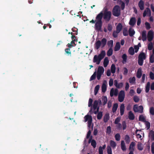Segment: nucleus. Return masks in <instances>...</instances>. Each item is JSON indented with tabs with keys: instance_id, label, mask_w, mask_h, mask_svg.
Returning a JSON list of instances; mask_svg holds the SVG:
<instances>
[{
	"instance_id": "40",
	"label": "nucleus",
	"mask_w": 154,
	"mask_h": 154,
	"mask_svg": "<svg viewBox=\"0 0 154 154\" xmlns=\"http://www.w3.org/2000/svg\"><path fill=\"white\" fill-rule=\"evenodd\" d=\"M75 37V36H71V38L72 40V41L71 42L70 44H71L72 45H74V46H75L76 45V44L75 43V42H77L78 41V39L77 38H75V39H73Z\"/></svg>"
},
{
	"instance_id": "2",
	"label": "nucleus",
	"mask_w": 154,
	"mask_h": 154,
	"mask_svg": "<svg viewBox=\"0 0 154 154\" xmlns=\"http://www.w3.org/2000/svg\"><path fill=\"white\" fill-rule=\"evenodd\" d=\"M107 40L105 38H103L101 41L98 40L96 42L95 44V48L97 50L99 49L101 45L102 48L104 47L106 44Z\"/></svg>"
},
{
	"instance_id": "12",
	"label": "nucleus",
	"mask_w": 154,
	"mask_h": 154,
	"mask_svg": "<svg viewBox=\"0 0 154 154\" xmlns=\"http://www.w3.org/2000/svg\"><path fill=\"white\" fill-rule=\"evenodd\" d=\"M148 40L149 42H151L153 38V32L152 30L149 31L147 34Z\"/></svg>"
},
{
	"instance_id": "51",
	"label": "nucleus",
	"mask_w": 154,
	"mask_h": 154,
	"mask_svg": "<svg viewBox=\"0 0 154 154\" xmlns=\"http://www.w3.org/2000/svg\"><path fill=\"white\" fill-rule=\"evenodd\" d=\"M107 153L108 154H112V149L109 146H107Z\"/></svg>"
},
{
	"instance_id": "52",
	"label": "nucleus",
	"mask_w": 154,
	"mask_h": 154,
	"mask_svg": "<svg viewBox=\"0 0 154 154\" xmlns=\"http://www.w3.org/2000/svg\"><path fill=\"white\" fill-rule=\"evenodd\" d=\"M91 144L94 148H95L96 147L97 143L94 140H93L92 141H91Z\"/></svg>"
},
{
	"instance_id": "3",
	"label": "nucleus",
	"mask_w": 154,
	"mask_h": 154,
	"mask_svg": "<svg viewBox=\"0 0 154 154\" xmlns=\"http://www.w3.org/2000/svg\"><path fill=\"white\" fill-rule=\"evenodd\" d=\"M85 119V122H86L88 121V128L89 130L91 129L92 131L93 129V125H92V116L89 115H86L84 118Z\"/></svg>"
},
{
	"instance_id": "33",
	"label": "nucleus",
	"mask_w": 154,
	"mask_h": 154,
	"mask_svg": "<svg viewBox=\"0 0 154 154\" xmlns=\"http://www.w3.org/2000/svg\"><path fill=\"white\" fill-rule=\"evenodd\" d=\"M106 55V53L105 51L102 50L101 51L100 53L98 55L99 57L102 59Z\"/></svg>"
},
{
	"instance_id": "29",
	"label": "nucleus",
	"mask_w": 154,
	"mask_h": 154,
	"mask_svg": "<svg viewBox=\"0 0 154 154\" xmlns=\"http://www.w3.org/2000/svg\"><path fill=\"white\" fill-rule=\"evenodd\" d=\"M103 105L104 106L107 103V97L106 96H103L102 98Z\"/></svg>"
},
{
	"instance_id": "11",
	"label": "nucleus",
	"mask_w": 154,
	"mask_h": 154,
	"mask_svg": "<svg viewBox=\"0 0 154 154\" xmlns=\"http://www.w3.org/2000/svg\"><path fill=\"white\" fill-rule=\"evenodd\" d=\"M102 59L99 57V55H95L93 58V62L94 63H96L97 65L99 64L101 60Z\"/></svg>"
},
{
	"instance_id": "45",
	"label": "nucleus",
	"mask_w": 154,
	"mask_h": 154,
	"mask_svg": "<svg viewBox=\"0 0 154 154\" xmlns=\"http://www.w3.org/2000/svg\"><path fill=\"white\" fill-rule=\"evenodd\" d=\"M97 72L96 71H95L93 73V75L91 76L90 78V81H91L92 80H94L96 78V76Z\"/></svg>"
},
{
	"instance_id": "57",
	"label": "nucleus",
	"mask_w": 154,
	"mask_h": 154,
	"mask_svg": "<svg viewBox=\"0 0 154 154\" xmlns=\"http://www.w3.org/2000/svg\"><path fill=\"white\" fill-rule=\"evenodd\" d=\"M123 34L124 36H126L128 35V32L127 29L124 28L123 32Z\"/></svg>"
},
{
	"instance_id": "43",
	"label": "nucleus",
	"mask_w": 154,
	"mask_h": 154,
	"mask_svg": "<svg viewBox=\"0 0 154 154\" xmlns=\"http://www.w3.org/2000/svg\"><path fill=\"white\" fill-rule=\"evenodd\" d=\"M99 88L100 86L99 85H97L95 86L94 90V94L95 95H96L97 94L99 91Z\"/></svg>"
},
{
	"instance_id": "6",
	"label": "nucleus",
	"mask_w": 154,
	"mask_h": 154,
	"mask_svg": "<svg viewBox=\"0 0 154 154\" xmlns=\"http://www.w3.org/2000/svg\"><path fill=\"white\" fill-rule=\"evenodd\" d=\"M147 14H149V15L148 16L150 17L149 19V21L151 22H153V17L150 16L151 15V11L150 9L148 8H147L144 10L143 14V17H145Z\"/></svg>"
},
{
	"instance_id": "62",
	"label": "nucleus",
	"mask_w": 154,
	"mask_h": 154,
	"mask_svg": "<svg viewBox=\"0 0 154 154\" xmlns=\"http://www.w3.org/2000/svg\"><path fill=\"white\" fill-rule=\"evenodd\" d=\"M149 112L151 115H154V108L153 107H151L150 108Z\"/></svg>"
},
{
	"instance_id": "35",
	"label": "nucleus",
	"mask_w": 154,
	"mask_h": 154,
	"mask_svg": "<svg viewBox=\"0 0 154 154\" xmlns=\"http://www.w3.org/2000/svg\"><path fill=\"white\" fill-rule=\"evenodd\" d=\"M139 120L143 122H146V119L143 115H140L139 117Z\"/></svg>"
},
{
	"instance_id": "36",
	"label": "nucleus",
	"mask_w": 154,
	"mask_h": 154,
	"mask_svg": "<svg viewBox=\"0 0 154 154\" xmlns=\"http://www.w3.org/2000/svg\"><path fill=\"white\" fill-rule=\"evenodd\" d=\"M116 68L114 64H113L112 65L111 67V72L112 73H114L116 72Z\"/></svg>"
},
{
	"instance_id": "34",
	"label": "nucleus",
	"mask_w": 154,
	"mask_h": 154,
	"mask_svg": "<svg viewBox=\"0 0 154 154\" xmlns=\"http://www.w3.org/2000/svg\"><path fill=\"white\" fill-rule=\"evenodd\" d=\"M125 140L127 144H129L130 142V138L128 135H126L125 136Z\"/></svg>"
},
{
	"instance_id": "26",
	"label": "nucleus",
	"mask_w": 154,
	"mask_h": 154,
	"mask_svg": "<svg viewBox=\"0 0 154 154\" xmlns=\"http://www.w3.org/2000/svg\"><path fill=\"white\" fill-rule=\"evenodd\" d=\"M135 143L133 142L131 143L129 148V150L134 151Z\"/></svg>"
},
{
	"instance_id": "16",
	"label": "nucleus",
	"mask_w": 154,
	"mask_h": 154,
	"mask_svg": "<svg viewBox=\"0 0 154 154\" xmlns=\"http://www.w3.org/2000/svg\"><path fill=\"white\" fill-rule=\"evenodd\" d=\"M93 101V100L92 99L90 98L89 99V101H88V106L89 107H91L90 110L89 111V112L90 113L91 112H92V109H93L92 106Z\"/></svg>"
},
{
	"instance_id": "1",
	"label": "nucleus",
	"mask_w": 154,
	"mask_h": 154,
	"mask_svg": "<svg viewBox=\"0 0 154 154\" xmlns=\"http://www.w3.org/2000/svg\"><path fill=\"white\" fill-rule=\"evenodd\" d=\"M103 13L101 12L98 14L96 17L97 21L95 25V29L98 31H101V28L102 26V19L103 18Z\"/></svg>"
},
{
	"instance_id": "37",
	"label": "nucleus",
	"mask_w": 154,
	"mask_h": 154,
	"mask_svg": "<svg viewBox=\"0 0 154 154\" xmlns=\"http://www.w3.org/2000/svg\"><path fill=\"white\" fill-rule=\"evenodd\" d=\"M129 54L132 55H133L134 54V49L132 47H131L128 50Z\"/></svg>"
},
{
	"instance_id": "39",
	"label": "nucleus",
	"mask_w": 154,
	"mask_h": 154,
	"mask_svg": "<svg viewBox=\"0 0 154 154\" xmlns=\"http://www.w3.org/2000/svg\"><path fill=\"white\" fill-rule=\"evenodd\" d=\"M113 53V50L112 48H109L107 52V55L109 57L112 55Z\"/></svg>"
},
{
	"instance_id": "19",
	"label": "nucleus",
	"mask_w": 154,
	"mask_h": 154,
	"mask_svg": "<svg viewBox=\"0 0 154 154\" xmlns=\"http://www.w3.org/2000/svg\"><path fill=\"white\" fill-rule=\"evenodd\" d=\"M122 26L121 23H119L116 27V31L119 33L122 29Z\"/></svg>"
},
{
	"instance_id": "27",
	"label": "nucleus",
	"mask_w": 154,
	"mask_h": 154,
	"mask_svg": "<svg viewBox=\"0 0 154 154\" xmlns=\"http://www.w3.org/2000/svg\"><path fill=\"white\" fill-rule=\"evenodd\" d=\"M149 136L150 137L152 140H154V131L150 130L149 133Z\"/></svg>"
},
{
	"instance_id": "56",
	"label": "nucleus",
	"mask_w": 154,
	"mask_h": 154,
	"mask_svg": "<svg viewBox=\"0 0 154 154\" xmlns=\"http://www.w3.org/2000/svg\"><path fill=\"white\" fill-rule=\"evenodd\" d=\"M143 60L138 58V63L140 66H142L143 65Z\"/></svg>"
},
{
	"instance_id": "31",
	"label": "nucleus",
	"mask_w": 154,
	"mask_h": 154,
	"mask_svg": "<svg viewBox=\"0 0 154 154\" xmlns=\"http://www.w3.org/2000/svg\"><path fill=\"white\" fill-rule=\"evenodd\" d=\"M113 44V42L112 40H110L108 41L107 44L108 46L110 47V48H112Z\"/></svg>"
},
{
	"instance_id": "20",
	"label": "nucleus",
	"mask_w": 154,
	"mask_h": 154,
	"mask_svg": "<svg viewBox=\"0 0 154 154\" xmlns=\"http://www.w3.org/2000/svg\"><path fill=\"white\" fill-rule=\"evenodd\" d=\"M128 118L130 120H133L135 118L134 115L131 111L128 112Z\"/></svg>"
},
{
	"instance_id": "53",
	"label": "nucleus",
	"mask_w": 154,
	"mask_h": 154,
	"mask_svg": "<svg viewBox=\"0 0 154 154\" xmlns=\"http://www.w3.org/2000/svg\"><path fill=\"white\" fill-rule=\"evenodd\" d=\"M72 31L74 32V35H77L78 34V29L75 27H74L72 29Z\"/></svg>"
},
{
	"instance_id": "9",
	"label": "nucleus",
	"mask_w": 154,
	"mask_h": 154,
	"mask_svg": "<svg viewBox=\"0 0 154 154\" xmlns=\"http://www.w3.org/2000/svg\"><path fill=\"white\" fill-rule=\"evenodd\" d=\"M98 100H95L94 101L93 106V109L94 110H95L97 109L96 111L94 112V113L95 114H97L99 111V107H98Z\"/></svg>"
},
{
	"instance_id": "41",
	"label": "nucleus",
	"mask_w": 154,
	"mask_h": 154,
	"mask_svg": "<svg viewBox=\"0 0 154 154\" xmlns=\"http://www.w3.org/2000/svg\"><path fill=\"white\" fill-rule=\"evenodd\" d=\"M97 116V119L98 120H100L101 119L103 116V112H102L100 111L98 112Z\"/></svg>"
},
{
	"instance_id": "30",
	"label": "nucleus",
	"mask_w": 154,
	"mask_h": 154,
	"mask_svg": "<svg viewBox=\"0 0 154 154\" xmlns=\"http://www.w3.org/2000/svg\"><path fill=\"white\" fill-rule=\"evenodd\" d=\"M109 63V60L107 57L105 58L103 61V66L104 67H106Z\"/></svg>"
},
{
	"instance_id": "28",
	"label": "nucleus",
	"mask_w": 154,
	"mask_h": 154,
	"mask_svg": "<svg viewBox=\"0 0 154 154\" xmlns=\"http://www.w3.org/2000/svg\"><path fill=\"white\" fill-rule=\"evenodd\" d=\"M135 32L133 29L131 28L129 29V34L130 36L132 37L135 34Z\"/></svg>"
},
{
	"instance_id": "59",
	"label": "nucleus",
	"mask_w": 154,
	"mask_h": 154,
	"mask_svg": "<svg viewBox=\"0 0 154 154\" xmlns=\"http://www.w3.org/2000/svg\"><path fill=\"white\" fill-rule=\"evenodd\" d=\"M149 62L151 63L154 62V56L153 55H151L149 57Z\"/></svg>"
},
{
	"instance_id": "63",
	"label": "nucleus",
	"mask_w": 154,
	"mask_h": 154,
	"mask_svg": "<svg viewBox=\"0 0 154 154\" xmlns=\"http://www.w3.org/2000/svg\"><path fill=\"white\" fill-rule=\"evenodd\" d=\"M120 118L119 117H117L115 119L114 123L115 124H117L119 123V122H120Z\"/></svg>"
},
{
	"instance_id": "17",
	"label": "nucleus",
	"mask_w": 154,
	"mask_h": 154,
	"mask_svg": "<svg viewBox=\"0 0 154 154\" xmlns=\"http://www.w3.org/2000/svg\"><path fill=\"white\" fill-rule=\"evenodd\" d=\"M142 75V69L141 68H139L137 73V77L139 79L141 78Z\"/></svg>"
},
{
	"instance_id": "54",
	"label": "nucleus",
	"mask_w": 154,
	"mask_h": 154,
	"mask_svg": "<svg viewBox=\"0 0 154 154\" xmlns=\"http://www.w3.org/2000/svg\"><path fill=\"white\" fill-rule=\"evenodd\" d=\"M129 82L131 83H133L135 82V78L134 77H133L132 78H130L129 79Z\"/></svg>"
},
{
	"instance_id": "64",
	"label": "nucleus",
	"mask_w": 154,
	"mask_h": 154,
	"mask_svg": "<svg viewBox=\"0 0 154 154\" xmlns=\"http://www.w3.org/2000/svg\"><path fill=\"white\" fill-rule=\"evenodd\" d=\"M149 77L152 80L154 79V74L152 72H150Z\"/></svg>"
},
{
	"instance_id": "14",
	"label": "nucleus",
	"mask_w": 154,
	"mask_h": 154,
	"mask_svg": "<svg viewBox=\"0 0 154 154\" xmlns=\"http://www.w3.org/2000/svg\"><path fill=\"white\" fill-rule=\"evenodd\" d=\"M142 40L143 41H145L146 40L147 37L146 35V31L143 30L141 34Z\"/></svg>"
},
{
	"instance_id": "50",
	"label": "nucleus",
	"mask_w": 154,
	"mask_h": 154,
	"mask_svg": "<svg viewBox=\"0 0 154 154\" xmlns=\"http://www.w3.org/2000/svg\"><path fill=\"white\" fill-rule=\"evenodd\" d=\"M145 24L146 29L149 30L151 28L150 24L148 22H146L145 23Z\"/></svg>"
},
{
	"instance_id": "25",
	"label": "nucleus",
	"mask_w": 154,
	"mask_h": 154,
	"mask_svg": "<svg viewBox=\"0 0 154 154\" xmlns=\"http://www.w3.org/2000/svg\"><path fill=\"white\" fill-rule=\"evenodd\" d=\"M121 146L122 149L123 151L126 150V148L124 140H122L121 141Z\"/></svg>"
},
{
	"instance_id": "58",
	"label": "nucleus",
	"mask_w": 154,
	"mask_h": 154,
	"mask_svg": "<svg viewBox=\"0 0 154 154\" xmlns=\"http://www.w3.org/2000/svg\"><path fill=\"white\" fill-rule=\"evenodd\" d=\"M65 52L68 55L71 56V52L69 48H67L65 49Z\"/></svg>"
},
{
	"instance_id": "38",
	"label": "nucleus",
	"mask_w": 154,
	"mask_h": 154,
	"mask_svg": "<svg viewBox=\"0 0 154 154\" xmlns=\"http://www.w3.org/2000/svg\"><path fill=\"white\" fill-rule=\"evenodd\" d=\"M110 145L113 148H115L116 146V143L113 140L110 141Z\"/></svg>"
},
{
	"instance_id": "48",
	"label": "nucleus",
	"mask_w": 154,
	"mask_h": 154,
	"mask_svg": "<svg viewBox=\"0 0 154 154\" xmlns=\"http://www.w3.org/2000/svg\"><path fill=\"white\" fill-rule=\"evenodd\" d=\"M153 48L152 43L150 42L148 45V49L149 51L151 50Z\"/></svg>"
},
{
	"instance_id": "13",
	"label": "nucleus",
	"mask_w": 154,
	"mask_h": 154,
	"mask_svg": "<svg viewBox=\"0 0 154 154\" xmlns=\"http://www.w3.org/2000/svg\"><path fill=\"white\" fill-rule=\"evenodd\" d=\"M138 6L141 10H143L144 9V3L142 0H140L138 4Z\"/></svg>"
},
{
	"instance_id": "46",
	"label": "nucleus",
	"mask_w": 154,
	"mask_h": 154,
	"mask_svg": "<svg viewBox=\"0 0 154 154\" xmlns=\"http://www.w3.org/2000/svg\"><path fill=\"white\" fill-rule=\"evenodd\" d=\"M137 149L140 151L142 150L143 149V147L142 146V143L140 142H139L137 144Z\"/></svg>"
},
{
	"instance_id": "24",
	"label": "nucleus",
	"mask_w": 154,
	"mask_h": 154,
	"mask_svg": "<svg viewBox=\"0 0 154 154\" xmlns=\"http://www.w3.org/2000/svg\"><path fill=\"white\" fill-rule=\"evenodd\" d=\"M109 119V114L108 113H106L103 117V121L105 123L107 122Z\"/></svg>"
},
{
	"instance_id": "10",
	"label": "nucleus",
	"mask_w": 154,
	"mask_h": 154,
	"mask_svg": "<svg viewBox=\"0 0 154 154\" xmlns=\"http://www.w3.org/2000/svg\"><path fill=\"white\" fill-rule=\"evenodd\" d=\"M135 108L137 109V105H134V106L133 110L135 112H139V113H142L143 112V107L142 106H140L138 107V110H136Z\"/></svg>"
},
{
	"instance_id": "8",
	"label": "nucleus",
	"mask_w": 154,
	"mask_h": 154,
	"mask_svg": "<svg viewBox=\"0 0 154 154\" xmlns=\"http://www.w3.org/2000/svg\"><path fill=\"white\" fill-rule=\"evenodd\" d=\"M125 97V92L124 91L122 90L120 91L119 94L118 96V100L122 102L124 101Z\"/></svg>"
},
{
	"instance_id": "18",
	"label": "nucleus",
	"mask_w": 154,
	"mask_h": 154,
	"mask_svg": "<svg viewBox=\"0 0 154 154\" xmlns=\"http://www.w3.org/2000/svg\"><path fill=\"white\" fill-rule=\"evenodd\" d=\"M120 47L121 45L119 42H117L114 48V51H119L120 49Z\"/></svg>"
},
{
	"instance_id": "4",
	"label": "nucleus",
	"mask_w": 154,
	"mask_h": 154,
	"mask_svg": "<svg viewBox=\"0 0 154 154\" xmlns=\"http://www.w3.org/2000/svg\"><path fill=\"white\" fill-rule=\"evenodd\" d=\"M113 15L115 17H118L121 14V10L120 7L118 5H115L112 10Z\"/></svg>"
},
{
	"instance_id": "5",
	"label": "nucleus",
	"mask_w": 154,
	"mask_h": 154,
	"mask_svg": "<svg viewBox=\"0 0 154 154\" xmlns=\"http://www.w3.org/2000/svg\"><path fill=\"white\" fill-rule=\"evenodd\" d=\"M104 69L102 66H99L97 69V77L98 80H99L101 78V75L103 73Z\"/></svg>"
},
{
	"instance_id": "55",
	"label": "nucleus",
	"mask_w": 154,
	"mask_h": 154,
	"mask_svg": "<svg viewBox=\"0 0 154 154\" xmlns=\"http://www.w3.org/2000/svg\"><path fill=\"white\" fill-rule=\"evenodd\" d=\"M133 100L135 102L137 103L139 101L140 99L137 96H135L134 97Z\"/></svg>"
},
{
	"instance_id": "44",
	"label": "nucleus",
	"mask_w": 154,
	"mask_h": 154,
	"mask_svg": "<svg viewBox=\"0 0 154 154\" xmlns=\"http://www.w3.org/2000/svg\"><path fill=\"white\" fill-rule=\"evenodd\" d=\"M150 84L149 82H148L146 84V89L145 91L146 93H148L149 92L150 88Z\"/></svg>"
},
{
	"instance_id": "15",
	"label": "nucleus",
	"mask_w": 154,
	"mask_h": 154,
	"mask_svg": "<svg viewBox=\"0 0 154 154\" xmlns=\"http://www.w3.org/2000/svg\"><path fill=\"white\" fill-rule=\"evenodd\" d=\"M136 22V19L135 17H132L130 20L129 24L131 26H134Z\"/></svg>"
},
{
	"instance_id": "32",
	"label": "nucleus",
	"mask_w": 154,
	"mask_h": 154,
	"mask_svg": "<svg viewBox=\"0 0 154 154\" xmlns=\"http://www.w3.org/2000/svg\"><path fill=\"white\" fill-rule=\"evenodd\" d=\"M118 107V104L117 103H115L114 104L112 108V112H113L114 113L116 112Z\"/></svg>"
},
{
	"instance_id": "22",
	"label": "nucleus",
	"mask_w": 154,
	"mask_h": 154,
	"mask_svg": "<svg viewBox=\"0 0 154 154\" xmlns=\"http://www.w3.org/2000/svg\"><path fill=\"white\" fill-rule=\"evenodd\" d=\"M105 82H106V81L104 80V82L103 83L102 87V91L103 93H105L106 90V85L105 83Z\"/></svg>"
},
{
	"instance_id": "47",
	"label": "nucleus",
	"mask_w": 154,
	"mask_h": 154,
	"mask_svg": "<svg viewBox=\"0 0 154 154\" xmlns=\"http://www.w3.org/2000/svg\"><path fill=\"white\" fill-rule=\"evenodd\" d=\"M106 132L108 135L110 134L111 132V128L110 126H109L107 127Z\"/></svg>"
},
{
	"instance_id": "23",
	"label": "nucleus",
	"mask_w": 154,
	"mask_h": 154,
	"mask_svg": "<svg viewBox=\"0 0 154 154\" xmlns=\"http://www.w3.org/2000/svg\"><path fill=\"white\" fill-rule=\"evenodd\" d=\"M125 109V105L123 104H122L120 107V112L121 116H122L124 113Z\"/></svg>"
},
{
	"instance_id": "7",
	"label": "nucleus",
	"mask_w": 154,
	"mask_h": 154,
	"mask_svg": "<svg viewBox=\"0 0 154 154\" xmlns=\"http://www.w3.org/2000/svg\"><path fill=\"white\" fill-rule=\"evenodd\" d=\"M111 12L109 11L107 12H104L103 14V19L106 21H109L111 19Z\"/></svg>"
},
{
	"instance_id": "42",
	"label": "nucleus",
	"mask_w": 154,
	"mask_h": 154,
	"mask_svg": "<svg viewBox=\"0 0 154 154\" xmlns=\"http://www.w3.org/2000/svg\"><path fill=\"white\" fill-rule=\"evenodd\" d=\"M122 58L123 59V61L122 63H124L125 62H126L127 60V55L126 54H124L122 56Z\"/></svg>"
},
{
	"instance_id": "21",
	"label": "nucleus",
	"mask_w": 154,
	"mask_h": 154,
	"mask_svg": "<svg viewBox=\"0 0 154 154\" xmlns=\"http://www.w3.org/2000/svg\"><path fill=\"white\" fill-rule=\"evenodd\" d=\"M138 58L143 60H145L146 58V56L145 53L143 52L140 53L138 56Z\"/></svg>"
},
{
	"instance_id": "49",
	"label": "nucleus",
	"mask_w": 154,
	"mask_h": 154,
	"mask_svg": "<svg viewBox=\"0 0 154 154\" xmlns=\"http://www.w3.org/2000/svg\"><path fill=\"white\" fill-rule=\"evenodd\" d=\"M115 138L116 141H119L121 139L120 136L119 134H116L115 135Z\"/></svg>"
},
{
	"instance_id": "61",
	"label": "nucleus",
	"mask_w": 154,
	"mask_h": 154,
	"mask_svg": "<svg viewBox=\"0 0 154 154\" xmlns=\"http://www.w3.org/2000/svg\"><path fill=\"white\" fill-rule=\"evenodd\" d=\"M146 124V127L147 128V130L149 129L150 127V123L148 121H146L145 122Z\"/></svg>"
},
{
	"instance_id": "60",
	"label": "nucleus",
	"mask_w": 154,
	"mask_h": 154,
	"mask_svg": "<svg viewBox=\"0 0 154 154\" xmlns=\"http://www.w3.org/2000/svg\"><path fill=\"white\" fill-rule=\"evenodd\" d=\"M120 3L121 4V9L123 10L125 8V3L122 1H120Z\"/></svg>"
}]
</instances>
